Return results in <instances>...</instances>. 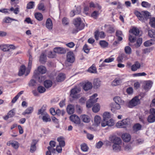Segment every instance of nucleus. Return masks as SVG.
<instances>
[{
	"mask_svg": "<svg viewBox=\"0 0 155 155\" xmlns=\"http://www.w3.org/2000/svg\"><path fill=\"white\" fill-rule=\"evenodd\" d=\"M131 122L129 119L127 118L120 121L116 124V126L117 128H125L130 126Z\"/></svg>",
	"mask_w": 155,
	"mask_h": 155,
	"instance_id": "f257e3e1",
	"label": "nucleus"
},
{
	"mask_svg": "<svg viewBox=\"0 0 155 155\" xmlns=\"http://www.w3.org/2000/svg\"><path fill=\"white\" fill-rule=\"evenodd\" d=\"M81 91V88L79 87H75L71 91L70 93V96L74 99H78L80 96L78 94Z\"/></svg>",
	"mask_w": 155,
	"mask_h": 155,
	"instance_id": "f03ea898",
	"label": "nucleus"
},
{
	"mask_svg": "<svg viewBox=\"0 0 155 155\" xmlns=\"http://www.w3.org/2000/svg\"><path fill=\"white\" fill-rule=\"evenodd\" d=\"M97 96V94H95L91 96L90 99L87 101L86 103V107L88 108L91 107L93 104L97 102L98 98H96Z\"/></svg>",
	"mask_w": 155,
	"mask_h": 155,
	"instance_id": "7ed1b4c3",
	"label": "nucleus"
},
{
	"mask_svg": "<svg viewBox=\"0 0 155 155\" xmlns=\"http://www.w3.org/2000/svg\"><path fill=\"white\" fill-rule=\"evenodd\" d=\"M74 24L79 30H81L84 28V25L83 23L80 18H78L75 19L74 21Z\"/></svg>",
	"mask_w": 155,
	"mask_h": 155,
	"instance_id": "20e7f679",
	"label": "nucleus"
},
{
	"mask_svg": "<svg viewBox=\"0 0 155 155\" xmlns=\"http://www.w3.org/2000/svg\"><path fill=\"white\" fill-rule=\"evenodd\" d=\"M140 103V101L138 97H136L133 98L129 103L128 106L132 108Z\"/></svg>",
	"mask_w": 155,
	"mask_h": 155,
	"instance_id": "39448f33",
	"label": "nucleus"
},
{
	"mask_svg": "<svg viewBox=\"0 0 155 155\" xmlns=\"http://www.w3.org/2000/svg\"><path fill=\"white\" fill-rule=\"evenodd\" d=\"M114 121L112 119H110L106 121H102L101 123V126L103 127L107 126L111 127L114 125Z\"/></svg>",
	"mask_w": 155,
	"mask_h": 155,
	"instance_id": "423d86ee",
	"label": "nucleus"
},
{
	"mask_svg": "<svg viewBox=\"0 0 155 155\" xmlns=\"http://www.w3.org/2000/svg\"><path fill=\"white\" fill-rule=\"evenodd\" d=\"M67 60L69 62L72 63L75 61V57L73 53L71 51L68 52L67 55Z\"/></svg>",
	"mask_w": 155,
	"mask_h": 155,
	"instance_id": "0eeeda50",
	"label": "nucleus"
},
{
	"mask_svg": "<svg viewBox=\"0 0 155 155\" xmlns=\"http://www.w3.org/2000/svg\"><path fill=\"white\" fill-rule=\"evenodd\" d=\"M82 87L84 90L87 91L91 89L92 88L93 85L91 82L87 81L83 83Z\"/></svg>",
	"mask_w": 155,
	"mask_h": 155,
	"instance_id": "6e6552de",
	"label": "nucleus"
},
{
	"mask_svg": "<svg viewBox=\"0 0 155 155\" xmlns=\"http://www.w3.org/2000/svg\"><path fill=\"white\" fill-rule=\"evenodd\" d=\"M70 120L72 122L76 124H79L80 123V120L79 117L75 114L71 115L70 117Z\"/></svg>",
	"mask_w": 155,
	"mask_h": 155,
	"instance_id": "1a4fd4ad",
	"label": "nucleus"
},
{
	"mask_svg": "<svg viewBox=\"0 0 155 155\" xmlns=\"http://www.w3.org/2000/svg\"><path fill=\"white\" fill-rule=\"evenodd\" d=\"M105 36L104 33V32H99L98 31H96L94 33V37L95 39L97 40L99 38H104Z\"/></svg>",
	"mask_w": 155,
	"mask_h": 155,
	"instance_id": "9d476101",
	"label": "nucleus"
},
{
	"mask_svg": "<svg viewBox=\"0 0 155 155\" xmlns=\"http://www.w3.org/2000/svg\"><path fill=\"white\" fill-rule=\"evenodd\" d=\"M38 142V141L35 140H32L31 143L30 151L31 153H33L35 152L36 150V145Z\"/></svg>",
	"mask_w": 155,
	"mask_h": 155,
	"instance_id": "9b49d317",
	"label": "nucleus"
},
{
	"mask_svg": "<svg viewBox=\"0 0 155 155\" xmlns=\"http://www.w3.org/2000/svg\"><path fill=\"white\" fill-rule=\"evenodd\" d=\"M152 84V82L150 81H146L143 86V88L145 90L148 91L151 87Z\"/></svg>",
	"mask_w": 155,
	"mask_h": 155,
	"instance_id": "f8f14e48",
	"label": "nucleus"
},
{
	"mask_svg": "<svg viewBox=\"0 0 155 155\" xmlns=\"http://www.w3.org/2000/svg\"><path fill=\"white\" fill-rule=\"evenodd\" d=\"M110 141L114 143L113 144H121V140L118 137H112Z\"/></svg>",
	"mask_w": 155,
	"mask_h": 155,
	"instance_id": "ddd939ff",
	"label": "nucleus"
},
{
	"mask_svg": "<svg viewBox=\"0 0 155 155\" xmlns=\"http://www.w3.org/2000/svg\"><path fill=\"white\" fill-rule=\"evenodd\" d=\"M27 68H26L25 66L23 65H22L20 67V69L19 70V72L18 73V75L19 76H21L24 74L25 73L26 74V70ZM26 75V74H25Z\"/></svg>",
	"mask_w": 155,
	"mask_h": 155,
	"instance_id": "4468645a",
	"label": "nucleus"
},
{
	"mask_svg": "<svg viewBox=\"0 0 155 155\" xmlns=\"http://www.w3.org/2000/svg\"><path fill=\"white\" fill-rule=\"evenodd\" d=\"M54 52L60 54H63L66 53V50L62 48L58 47L54 49Z\"/></svg>",
	"mask_w": 155,
	"mask_h": 155,
	"instance_id": "2eb2a0df",
	"label": "nucleus"
},
{
	"mask_svg": "<svg viewBox=\"0 0 155 155\" xmlns=\"http://www.w3.org/2000/svg\"><path fill=\"white\" fill-rule=\"evenodd\" d=\"M122 137L123 140L126 142H128L131 139V136L130 134L127 133L123 134Z\"/></svg>",
	"mask_w": 155,
	"mask_h": 155,
	"instance_id": "dca6fc26",
	"label": "nucleus"
},
{
	"mask_svg": "<svg viewBox=\"0 0 155 155\" xmlns=\"http://www.w3.org/2000/svg\"><path fill=\"white\" fill-rule=\"evenodd\" d=\"M140 67V64L137 61L134 64L131 66V70L132 71H136L138 69H139Z\"/></svg>",
	"mask_w": 155,
	"mask_h": 155,
	"instance_id": "f3484780",
	"label": "nucleus"
},
{
	"mask_svg": "<svg viewBox=\"0 0 155 155\" xmlns=\"http://www.w3.org/2000/svg\"><path fill=\"white\" fill-rule=\"evenodd\" d=\"M74 111V107L73 105L70 104L67 106V111L68 114H73Z\"/></svg>",
	"mask_w": 155,
	"mask_h": 155,
	"instance_id": "a211bd4d",
	"label": "nucleus"
},
{
	"mask_svg": "<svg viewBox=\"0 0 155 155\" xmlns=\"http://www.w3.org/2000/svg\"><path fill=\"white\" fill-rule=\"evenodd\" d=\"M94 87L95 88L99 87L101 84V81L99 78L95 79L93 82Z\"/></svg>",
	"mask_w": 155,
	"mask_h": 155,
	"instance_id": "6ab92c4d",
	"label": "nucleus"
},
{
	"mask_svg": "<svg viewBox=\"0 0 155 155\" xmlns=\"http://www.w3.org/2000/svg\"><path fill=\"white\" fill-rule=\"evenodd\" d=\"M38 71L41 74H44L47 71L46 67L43 65H41L39 66L37 68Z\"/></svg>",
	"mask_w": 155,
	"mask_h": 155,
	"instance_id": "aec40b11",
	"label": "nucleus"
},
{
	"mask_svg": "<svg viewBox=\"0 0 155 155\" xmlns=\"http://www.w3.org/2000/svg\"><path fill=\"white\" fill-rule=\"evenodd\" d=\"M155 43V40L151 39L145 41L143 45L145 47H149L154 44Z\"/></svg>",
	"mask_w": 155,
	"mask_h": 155,
	"instance_id": "412c9836",
	"label": "nucleus"
},
{
	"mask_svg": "<svg viewBox=\"0 0 155 155\" xmlns=\"http://www.w3.org/2000/svg\"><path fill=\"white\" fill-rule=\"evenodd\" d=\"M46 26L49 30H51L52 28V21L50 18H48L46 22Z\"/></svg>",
	"mask_w": 155,
	"mask_h": 155,
	"instance_id": "4be33fe9",
	"label": "nucleus"
},
{
	"mask_svg": "<svg viewBox=\"0 0 155 155\" xmlns=\"http://www.w3.org/2000/svg\"><path fill=\"white\" fill-rule=\"evenodd\" d=\"M101 118L98 116H96L94 118V125L96 126H98L100 124L101 122Z\"/></svg>",
	"mask_w": 155,
	"mask_h": 155,
	"instance_id": "5701e85b",
	"label": "nucleus"
},
{
	"mask_svg": "<svg viewBox=\"0 0 155 155\" xmlns=\"http://www.w3.org/2000/svg\"><path fill=\"white\" fill-rule=\"evenodd\" d=\"M103 120L102 121H106L107 120H108L110 119L111 115L110 114L109 112H104L103 115Z\"/></svg>",
	"mask_w": 155,
	"mask_h": 155,
	"instance_id": "b1692460",
	"label": "nucleus"
},
{
	"mask_svg": "<svg viewBox=\"0 0 155 155\" xmlns=\"http://www.w3.org/2000/svg\"><path fill=\"white\" fill-rule=\"evenodd\" d=\"M122 83L121 80L120 79H115L112 83L113 86H116Z\"/></svg>",
	"mask_w": 155,
	"mask_h": 155,
	"instance_id": "393cba45",
	"label": "nucleus"
},
{
	"mask_svg": "<svg viewBox=\"0 0 155 155\" xmlns=\"http://www.w3.org/2000/svg\"><path fill=\"white\" fill-rule=\"evenodd\" d=\"M65 76L62 73L59 74L57 77V80L58 82H61L63 81L65 78Z\"/></svg>",
	"mask_w": 155,
	"mask_h": 155,
	"instance_id": "a878e982",
	"label": "nucleus"
},
{
	"mask_svg": "<svg viewBox=\"0 0 155 155\" xmlns=\"http://www.w3.org/2000/svg\"><path fill=\"white\" fill-rule=\"evenodd\" d=\"M114 100L116 103H118L121 105H123L124 104V101H122L119 97L117 96L114 98Z\"/></svg>",
	"mask_w": 155,
	"mask_h": 155,
	"instance_id": "bb28decb",
	"label": "nucleus"
},
{
	"mask_svg": "<svg viewBox=\"0 0 155 155\" xmlns=\"http://www.w3.org/2000/svg\"><path fill=\"white\" fill-rule=\"evenodd\" d=\"M57 140L59 142V146L62 147L65 146V143L63 137H60L58 138Z\"/></svg>",
	"mask_w": 155,
	"mask_h": 155,
	"instance_id": "cd10ccee",
	"label": "nucleus"
},
{
	"mask_svg": "<svg viewBox=\"0 0 155 155\" xmlns=\"http://www.w3.org/2000/svg\"><path fill=\"white\" fill-rule=\"evenodd\" d=\"M82 121L85 123H88L90 121V119L89 117L86 115L84 114L81 116L80 117Z\"/></svg>",
	"mask_w": 155,
	"mask_h": 155,
	"instance_id": "c85d7f7f",
	"label": "nucleus"
},
{
	"mask_svg": "<svg viewBox=\"0 0 155 155\" xmlns=\"http://www.w3.org/2000/svg\"><path fill=\"white\" fill-rule=\"evenodd\" d=\"M121 144H113L112 148L113 150L116 152H118L121 150Z\"/></svg>",
	"mask_w": 155,
	"mask_h": 155,
	"instance_id": "c756f323",
	"label": "nucleus"
},
{
	"mask_svg": "<svg viewBox=\"0 0 155 155\" xmlns=\"http://www.w3.org/2000/svg\"><path fill=\"white\" fill-rule=\"evenodd\" d=\"M52 84V82L51 80H47L44 82V85L45 87L47 88L51 87Z\"/></svg>",
	"mask_w": 155,
	"mask_h": 155,
	"instance_id": "7c9ffc66",
	"label": "nucleus"
},
{
	"mask_svg": "<svg viewBox=\"0 0 155 155\" xmlns=\"http://www.w3.org/2000/svg\"><path fill=\"white\" fill-rule=\"evenodd\" d=\"M142 16L143 17V19L145 18L146 19H149L150 17V13L147 11L142 12Z\"/></svg>",
	"mask_w": 155,
	"mask_h": 155,
	"instance_id": "2f4dec72",
	"label": "nucleus"
},
{
	"mask_svg": "<svg viewBox=\"0 0 155 155\" xmlns=\"http://www.w3.org/2000/svg\"><path fill=\"white\" fill-rule=\"evenodd\" d=\"M46 55L44 53H42L40 58L39 61L42 64H44L46 62Z\"/></svg>",
	"mask_w": 155,
	"mask_h": 155,
	"instance_id": "473e14b6",
	"label": "nucleus"
},
{
	"mask_svg": "<svg viewBox=\"0 0 155 155\" xmlns=\"http://www.w3.org/2000/svg\"><path fill=\"white\" fill-rule=\"evenodd\" d=\"M100 106L98 104H96L92 107L93 111L94 113L98 112L100 110Z\"/></svg>",
	"mask_w": 155,
	"mask_h": 155,
	"instance_id": "72a5a7b5",
	"label": "nucleus"
},
{
	"mask_svg": "<svg viewBox=\"0 0 155 155\" xmlns=\"http://www.w3.org/2000/svg\"><path fill=\"white\" fill-rule=\"evenodd\" d=\"M33 110V108L31 107H30L27 108L25 111L22 114L25 115L26 114H29L32 112Z\"/></svg>",
	"mask_w": 155,
	"mask_h": 155,
	"instance_id": "f704fd0d",
	"label": "nucleus"
},
{
	"mask_svg": "<svg viewBox=\"0 0 155 155\" xmlns=\"http://www.w3.org/2000/svg\"><path fill=\"white\" fill-rule=\"evenodd\" d=\"M35 18L39 21H41L42 20L43 17L42 14L40 13H36L35 14Z\"/></svg>",
	"mask_w": 155,
	"mask_h": 155,
	"instance_id": "c9c22d12",
	"label": "nucleus"
},
{
	"mask_svg": "<svg viewBox=\"0 0 155 155\" xmlns=\"http://www.w3.org/2000/svg\"><path fill=\"white\" fill-rule=\"evenodd\" d=\"M122 35V33L120 31H117L116 32V35L117 37L118 41H120L122 40V38L121 36Z\"/></svg>",
	"mask_w": 155,
	"mask_h": 155,
	"instance_id": "e433bc0d",
	"label": "nucleus"
},
{
	"mask_svg": "<svg viewBox=\"0 0 155 155\" xmlns=\"http://www.w3.org/2000/svg\"><path fill=\"white\" fill-rule=\"evenodd\" d=\"M81 150L83 152H86L88 150V147L85 143H83L81 145Z\"/></svg>",
	"mask_w": 155,
	"mask_h": 155,
	"instance_id": "4c0bfd02",
	"label": "nucleus"
},
{
	"mask_svg": "<svg viewBox=\"0 0 155 155\" xmlns=\"http://www.w3.org/2000/svg\"><path fill=\"white\" fill-rule=\"evenodd\" d=\"M135 14L136 15L138 18L139 20L141 21L143 20V17L142 16V13L139 12L138 11H136L135 12Z\"/></svg>",
	"mask_w": 155,
	"mask_h": 155,
	"instance_id": "58836bf2",
	"label": "nucleus"
},
{
	"mask_svg": "<svg viewBox=\"0 0 155 155\" xmlns=\"http://www.w3.org/2000/svg\"><path fill=\"white\" fill-rule=\"evenodd\" d=\"M42 120L44 122H47L51 121V118L50 116L47 114L43 116Z\"/></svg>",
	"mask_w": 155,
	"mask_h": 155,
	"instance_id": "ea45409f",
	"label": "nucleus"
},
{
	"mask_svg": "<svg viewBox=\"0 0 155 155\" xmlns=\"http://www.w3.org/2000/svg\"><path fill=\"white\" fill-rule=\"evenodd\" d=\"M133 128L134 131H137L141 129V126L139 124H137L134 125L133 127Z\"/></svg>",
	"mask_w": 155,
	"mask_h": 155,
	"instance_id": "a19ab883",
	"label": "nucleus"
},
{
	"mask_svg": "<svg viewBox=\"0 0 155 155\" xmlns=\"http://www.w3.org/2000/svg\"><path fill=\"white\" fill-rule=\"evenodd\" d=\"M88 71L89 72L92 73H95L97 72L96 68L93 65L89 68Z\"/></svg>",
	"mask_w": 155,
	"mask_h": 155,
	"instance_id": "79ce46f5",
	"label": "nucleus"
},
{
	"mask_svg": "<svg viewBox=\"0 0 155 155\" xmlns=\"http://www.w3.org/2000/svg\"><path fill=\"white\" fill-rule=\"evenodd\" d=\"M32 61H29L28 66L26 70V75H27L29 73L32 65Z\"/></svg>",
	"mask_w": 155,
	"mask_h": 155,
	"instance_id": "37998d69",
	"label": "nucleus"
},
{
	"mask_svg": "<svg viewBox=\"0 0 155 155\" xmlns=\"http://www.w3.org/2000/svg\"><path fill=\"white\" fill-rule=\"evenodd\" d=\"M121 105L115 102L111 104V107L116 109H119L120 108Z\"/></svg>",
	"mask_w": 155,
	"mask_h": 155,
	"instance_id": "c03bdc74",
	"label": "nucleus"
},
{
	"mask_svg": "<svg viewBox=\"0 0 155 155\" xmlns=\"http://www.w3.org/2000/svg\"><path fill=\"white\" fill-rule=\"evenodd\" d=\"M50 146H48V147H50L52 150L55 151V149L54 148V147H55L56 145L55 142L53 140L50 141L49 143Z\"/></svg>",
	"mask_w": 155,
	"mask_h": 155,
	"instance_id": "a18cd8bd",
	"label": "nucleus"
},
{
	"mask_svg": "<svg viewBox=\"0 0 155 155\" xmlns=\"http://www.w3.org/2000/svg\"><path fill=\"white\" fill-rule=\"evenodd\" d=\"M147 120L149 123H153L155 121V117L150 115L148 117Z\"/></svg>",
	"mask_w": 155,
	"mask_h": 155,
	"instance_id": "49530a36",
	"label": "nucleus"
},
{
	"mask_svg": "<svg viewBox=\"0 0 155 155\" xmlns=\"http://www.w3.org/2000/svg\"><path fill=\"white\" fill-rule=\"evenodd\" d=\"M131 32L135 35H138L139 33V30L137 28H133L131 30Z\"/></svg>",
	"mask_w": 155,
	"mask_h": 155,
	"instance_id": "de8ad7c7",
	"label": "nucleus"
},
{
	"mask_svg": "<svg viewBox=\"0 0 155 155\" xmlns=\"http://www.w3.org/2000/svg\"><path fill=\"white\" fill-rule=\"evenodd\" d=\"M99 43L101 47L103 48L106 47L108 45V43L104 41H100Z\"/></svg>",
	"mask_w": 155,
	"mask_h": 155,
	"instance_id": "09e8293b",
	"label": "nucleus"
},
{
	"mask_svg": "<svg viewBox=\"0 0 155 155\" xmlns=\"http://www.w3.org/2000/svg\"><path fill=\"white\" fill-rule=\"evenodd\" d=\"M125 52L127 54H130L131 53V49L129 46H126L124 48Z\"/></svg>",
	"mask_w": 155,
	"mask_h": 155,
	"instance_id": "8fccbe9b",
	"label": "nucleus"
},
{
	"mask_svg": "<svg viewBox=\"0 0 155 155\" xmlns=\"http://www.w3.org/2000/svg\"><path fill=\"white\" fill-rule=\"evenodd\" d=\"M148 35L151 38H155V30H152L149 31Z\"/></svg>",
	"mask_w": 155,
	"mask_h": 155,
	"instance_id": "3c124183",
	"label": "nucleus"
},
{
	"mask_svg": "<svg viewBox=\"0 0 155 155\" xmlns=\"http://www.w3.org/2000/svg\"><path fill=\"white\" fill-rule=\"evenodd\" d=\"M125 57V54H122L119 55L117 59V60L118 62H122Z\"/></svg>",
	"mask_w": 155,
	"mask_h": 155,
	"instance_id": "603ef678",
	"label": "nucleus"
},
{
	"mask_svg": "<svg viewBox=\"0 0 155 155\" xmlns=\"http://www.w3.org/2000/svg\"><path fill=\"white\" fill-rule=\"evenodd\" d=\"M146 75V74L144 72L139 73L132 74V76L134 77H139L141 76H144Z\"/></svg>",
	"mask_w": 155,
	"mask_h": 155,
	"instance_id": "864d4df0",
	"label": "nucleus"
},
{
	"mask_svg": "<svg viewBox=\"0 0 155 155\" xmlns=\"http://www.w3.org/2000/svg\"><path fill=\"white\" fill-rule=\"evenodd\" d=\"M7 46L6 45H1L0 46V48L2 51H9L10 49L7 48Z\"/></svg>",
	"mask_w": 155,
	"mask_h": 155,
	"instance_id": "5fc2aeb1",
	"label": "nucleus"
},
{
	"mask_svg": "<svg viewBox=\"0 0 155 155\" xmlns=\"http://www.w3.org/2000/svg\"><path fill=\"white\" fill-rule=\"evenodd\" d=\"M142 6L145 8H150L151 6L150 4L146 2H143L141 3Z\"/></svg>",
	"mask_w": 155,
	"mask_h": 155,
	"instance_id": "6e6d98bb",
	"label": "nucleus"
},
{
	"mask_svg": "<svg viewBox=\"0 0 155 155\" xmlns=\"http://www.w3.org/2000/svg\"><path fill=\"white\" fill-rule=\"evenodd\" d=\"M34 2H30L27 4V8L28 9L32 8L34 6Z\"/></svg>",
	"mask_w": 155,
	"mask_h": 155,
	"instance_id": "4d7b16f0",
	"label": "nucleus"
},
{
	"mask_svg": "<svg viewBox=\"0 0 155 155\" xmlns=\"http://www.w3.org/2000/svg\"><path fill=\"white\" fill-rule=\"evenodd\" d=\"M142 42V39L140 38L137 41V43L135 45V47L137 48L140 47Z\"/></svg>",
	"mask_w": 155,
	"mask_h": 155,
	"instance_id": "13d9d810",
	"label": "nucleus"
},
{
	"mask_svg": "<svg viewBox=\"0 0 155 155\" xmlns=\"http://www.w3.org/2000/svg\"><path fill=\"white\" fill-rule=\"evenodd\" d=\"M150 24L151 27L155 28V18H152L150 19Z\"/></svg>",
	"mask_w": 155,
	"mask_h": 155,
	"instance_id": "bf43d9fd",
	"label": "nucleus"
},
{
	"mask_svg": "<svg viewBox=\"0 0 155 155\" xmlns=\"http://www.w3.org/2000/svg\"><path fill=\"white\" fill-rule=\"evenodd\" d=\"M38 114H41L42 115H44L47 114V113L45 111V110L42 108L38 110Z\"/></svg>",
	"mask_w": 155,
	"mask_h": 155,
	"instance_id": "052dcab7",
	"label": "nucleus"
},
{
	"mask_svg": "<svg viewBox=\"0 0 155 155\" xmlns=\"http://www.w3.org/2000/svg\"><path fill=\"white\" fill-rule=\"evenodd\" d=\"M10 117H13L15 114V110L13 109L9 112L8 114Z\"/></svg>",
	"mask_w": 155,
	"mask_h": 155,
	"instance_id": "680f3d73",
	"label": "nucleus"
},
{
	"mask_svg": "<svg viewBox=\"0 0 155 155\" xmlns=\"http://www.w3.org/2000/svg\"><path fill=\"white\" fill-rule=\"evenodd\" d=\"M48 150L46 152V155H51V153H55V151L52 150L50 147H48Z\"/></svg>",
	"mask_w": 155,
	"mask_h": 155,
	"instance_id": "e2e57ef3",
	"label": "nucleus"
},
{
	"mask_svg": "<svg viewBox=\"0 0 155 155\" xmlns=\"http://www.w3.org/2000/svg\"><path fill=\"white\" fill-rule=\"evenodd\" d=\"M38 91L39 93H42L45 91V89L42 86H39L38 88Z\"/></svg>",
	"mask_w": 155,
	"mask_h": 155,
	"instance_id": "0e129e2a",
	"label": "nucleus"
},
{
	"mask_svg": "<svg viewBox=\"0 0 155 155\" xmlns=\"http://www.w3.org/2000/svg\"><path fill=\"white\" fill-rule=\"evenodd\" d=\"M99 15V12L97 11H94L91 14V16L94 18L96 19L98 15Z\"/></svg>",
	"mask_w": 155,
	"mask_h": 155,
	"instance_id": "69168bd1",
	"label": "nucleus"
},
{
	"mask_svg": "<svg viewBox=\"0 0 155 155\" xmlns=\"http://www.w3.org/2000/svg\"><path fill=\"white\" fill-rule=\"evenodd\" d=\"M56 114L58 116H60L61 114L63 116L64 113V110L61 111L59 109H58L56 112Z\"/></svg>",
	"mask_w": 155,
	"mask_h": 155,
	"instance_id": "338daca9",
	"label": "nucleus"
},
{
	"mask_svg": "<svg viewBox=\"0 0 155 155\" xmlns=\"http://www.w3.org/2000/svg\"><path fill=\"white\" fill-rule=\"evenodd\" d=\"M132 149V146L130 144H127L124 147L125 150L127 151H129Z\"/></svg>",
	"mask_w": 155,
	"mask_h": 155,
	"instance_id": "774afa93",
	"label": "nucleus"
}]
</instances>
